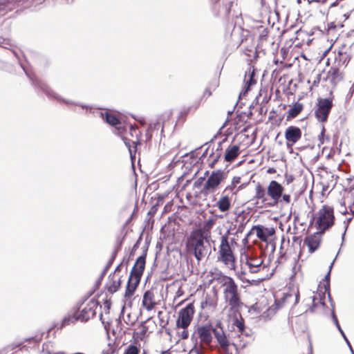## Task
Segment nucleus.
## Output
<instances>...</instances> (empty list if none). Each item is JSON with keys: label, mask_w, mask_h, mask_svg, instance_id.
<instances>
[{"label": "nucleus", "mask_w": 354, "mask_h": 354, "mask_svg": "<svg viewBox=\"0 0 354 354\" xmlns=\"http://www.w3.org/2000/svg\"><path fill=\"white\" fill-rule=\"evenodd\" d=\"M209 238L204 236L200 230H193L185 242L187 252L193 255L198 263L210 254Z\"/></svg>", "instance_id": "nucleus-1"}, {"label": "nucleus", "mask_w": 354, "mask_h": 354, "mask_svg": "<svg viewBox=\"0 0 354 354\" xmlns=\"http://www.w3.org/2000/svg\"><path fill=\"white\" fill-rule=\"evenodd\" d=\"M147 252V248L145 249L142 254L136 259L131 269L124 294V297L127 299H130L133 295L135 290L140 283L145 268Z\"/></svg>", "instance_id": "nucleus-2"}, {"label": "nucleus", "mask_w": 354, "mask_h": 354, "mask_svg": "<svg viewBox=\"0 0 354 354\" xmlns=\"http://www.w3.org/2000/svg\"><path fill=\"white\" fill-rule=\"evenodd\" d=\"M15 54L17 57L21 68H23V70L25 71L26 74L28 75V77L30 78V81L32 82V85H34L36 88H39L41 91H43L46 95L47 97H48L49 98H54L57 101L62 102L65 103L66 104H73V105L80 106L82 109H88V106H86V104L78 103V102H76L74 101H71L68 100H65V99L62 98L60 95H59L57 93L54 92L41 80L30 76L28 73L27 71L26 70L25 66L23 64V63L21 62V60L19 57L18 55L16 53H15Z\"/></svg>", "instance_id": "nucleus-3"}, {"label": "nucleus", "mask_w": 354, "mask_h": 354, "mask_svg": "<svg viewBox=\"0 0 354 354\" xmlns=\"http://www.w3.org/2000/svg\"><path fill=\"white\" fill-rule=\"evenodd\" d=\"M230 230L221 237V244L218 247L217 261L223 263L230 269L235 268L236 258L229 243Z\"/></svg>", "instance_id": "nucleus-4"}, {"label": "nucleus", "mask_w": 354, "mask_h": 354, "mask_svg": "<svg viewBox=\"0 0 354 354\" xmlns=\"http://www.w3.org/2000/svg\"><path fill=\"white\" fill-rule=\"evenodd\" d=\"M333 263H334V261L330 263V265L329 266V270L324 277V282L323 284V288L324 290V292H322V287L321 286V285H319V286H318V290L320 292L319 293V301H316L317 300V298L316 296L314 295V296L310 297L309 298V300L312 301V306L308 308V310H306V312L309 311L311 313H318L319 311V310H323L326 306L325 302H324L326 293L328 294L329 299H331L330 295V270L333 267Z\"/></svg>", "instance_id": "nucleus-5"}, {"label": "nucleus", "mask_w": 354, "mask_h": 354, "mask_svg": "<svg viewBox=\"0 0 354 354\" xmlns=\"http://www.w3.org/2000/svg\"><path fill=\"white\" fill-rule=\"evenodd\" d=\"M335 221L333 207L328 205H323L318 212L316 221L317 229L320 234H324L326 230L331 227Z\"/></svg>", "instance_id": "nucleus-6"}, {"label": "nucleus", "mask_w": 354, "mask_h": 354, "mask_svg": "<svg viewBox=\"0 0 354 354\" xmlns=\"http://www.w3.org/2000/svg\"><path fill=\"white\" fill-rule=\"evenodd\" d=\"M227 176V172L222 169L213 171L205 181L201 189V193L204 195H207L209 193L214 192Z\"/></svg>", "instance_id": "nucleus-7"}, {"label": "nucleus", "mask_w": 354, "mask_h": 354, "mask_svg": "<svg viewBox=\"0 0 354 354\" xmlns=\"http://www.w3.org/2000/svg\"><path fill=\"white\" fill-rule=\"evenodd\" d=\"M232 326L234 330L236 328V333L238 336L237 341L232 343L233 346L236 351L239 348H245L248 345V342L243 339V336L247 337H250L251 330L250 329L247 330L243 319H239L237 317L234 319Z\"/></svg>", "instance_id": "nucleus-8"}, {"label": "nucleus", "mask_w": 354, "mask_h": 354, "mask_svg": "<svg viewBox=\"0 0 354 354\" xmlns=\"http://www.w3.org/2000/svg\"><path fill=\"white\" fill-rule=\"evenodd\" d=\"M333 100L331 98H319L317 103V109L315 115L318 121L326 122L328 115L333 108Z\"/></svg>", "instance_id": "nucleus-9"}, {"label": "nucleus", "mask_w": 354, "mask_h": 354, "mask_svg": "<svg viewBox=\"0 0 354 354\" xmlns=\"http://www.w3.org/2000/svg\"><path fill=\"white\" fill-rule=\"evenodd\" d=\"M283 187L276 180H271L267 187V195L270 198L271 202L267 203L268 207H274L279 202L283 192Z\"/></svg>", "instance_id": "nucleus-10"}, {"label": "nucleus", "mask_w": 354, "mask_h": 354, "mask_svg": "<svg viewBox=\"0 0 354 354\" xmlns=\"http://www.w3.org/2000/svg\"><path fill=\"white\" fill-rule=\"evenodd\" d=\"M194 313L193 303H190L182 308L179 312L178 318L176 321L177 327L183 329L187 328L192 320Z\"/></svg>", "instance_id": "nucleus-11"}, {"label": "nucleus", "mask_w": 354, "mask_h": 354, "mask_svg": "<svg viewBox=\"0 0 354 354\" xmlns=\"http://www.w3.org/2000/svg\"><path fill=\"white\" fill-rule=\"evenodd\" d=\"M100 303L95 299H91L86 305L77 313V319L82 322H86L93 318L97 308H101Z\"/></svg>", "instance_id": "nucleus-12"}, {"label": "nucleus", "mask_w": 354, "mask_h": 354, "mask_svg": "<svg viewBox=\"0 0 354 354\" xmlns=\"http://www.w3.org/2000/svg\"><path fill=\"white\" fill-rule=\"evenodd\" d=\"M213 334L221 348L225 353H228L230 342L221 327V322L213 329Z\"/></svg>", "instance_id": "nucleus-13"}, {"label": "nucleus", "mask_w": 354, "mask_h": 354, "mask_svg": "<svg viewBox=\"0 0 354 354\" xmlns=\"http://www.w3.org/2000/svg\"><path fill=\"white\" fill-rule=\"evenodd\" d=\"M223 297L230 310L234 313L238 312L243 305L239 290L223 294Z\"/></svg>", "instance_id": "nucleus-14"}, {"label": "nucleus", "mask_w": 354, "mask_h": 354, "mask_svg": "<svg viewBox=\"0 0 354 354\" xmlns=\"http://www.w3.org/2000/svg\"><path fill=\"white\" fill-rule=\"evenodd\" d=\"M301 137V129L295 126L288 127L285 132V138L287 140V147H292Z\"/></svg>", "instance_id": "nucleus-15"}, {"label": "nucleus", "mask_w": 354, "mask_h": 354, "mask_svg": "<svg viewBox=\"0 0 354 354\" xmlns=\"http://www.w3.org/2000/svg\"><path fill=\"white\" fill-rule=\"evenodd\" d=\"M213 328L211 326H201L198 327L196 333L200 339L201 343L209 346L212 342Z\"/></svg>", "instance_id": "nucleus-16"}, {"label": "nucleus", "mask_w": 354, "mask_h": 354, "mask_svg": "<svg viewBox=\"0 0 354 354\" xmlns=\"http://www.w3.org/2000/svg\"><path fill=\"white\" fill-rule=\"evenodd\" d=\"M220 283L224 287L223 294L239 290L234 279L227 275H221L218 278Z\"/></svg>", "instance_id": "nucleus-17"}, {"label": "nucleus", "mask_w": 354, "mask_h": 354, "mask_svg": "<svg viewBox=\"0 0 354 354\" xmlns=\"http://www.w3.org/2000/svg\"><path fill=\"white\" fill-rule=\"evenodd\" d=\"M319 231L305 238L304 243L308 248L310 253L316 251L319 247L321 243V237Z\"/></svg>", "instance_id": "nucleus-18"}, {"label": "nucleus", "mask_w": 354, "mask_h": 354, "mask_svg": "<svg viewBox=\"0 0 354 354\" xmlns=\"http://www.w3.org/2000/svg\"><path fill=\"white\" fill-rule=\"evenodd\" d=\"M245 263L251 273H257L262 267L263 260L261 257L246 256Z\"/></svg>", "instance_id": "nucleus-19"}, {"label": "nucleus", "mask_w": 354, "mask_h": 354, "mask_svg": "<svg viewBox=\"0 0 354 354\" xmlns=\"http://www.w3.org/2000/svg\"><path fill=\"white\" fill-rule=\"evenodd\" d=\"M231 206V198L228 196L227 194H223V192L220 198L216 203V207H218L220 212H225L230 209Z\"/></svg>", "instance_id": "nucleus-20"}, {"label": "nucleus", "mask_w": 354, "mask_h": 354, "mask_svg": "<svg viewBox=\"0 0 354 354\" xmlns=\"http://www.w3.org/2000/svg\"><path fill=\"white\" fill-rule=\"evenodd\" d=\"M142 306L147 310H151L156 304L154 301V294L151 290H147L143 295Z\"/></svg>", "instance_id": "nucleus-21"}, {"label": "nucleus", "mask_w": 354, "mask_h": 354, "mask_svg": "<svg viewBox=\"0 0 354 354\" xmlns=\"http://www.w3.org/2000/svg\"><path fill=\"white\" fill-rule=\"evenodd\" d=\"M239 151L240 147L239 145H230L225 149V160L232 162L239 155Z\"/></svg>", "instance_id": "nucleus-22"}, {"label": "nucleus", "mask_w": 354, "mask_h": 354, "mask_svg": "<svg viewBox=\"0 0 354 354\" xmlns=\"http://www.w3.org/2000/svg\"><path fill=\"white\" fill-rule=\"evenodd\" d=\"M97 114L107 122L111 126H116L120 124V120L113 113L109 111H98Z\"/></svg>", "instance_id": "nucleus-23"}, {"label": "nucleus", "mask_w": 354, "mask_h": 354, "mask_svg": "<svg viewBox=\"0 0 354 354\" xmlns=\"http://www.w3.org/2000/svg\"><path fill=\"white\" fill-rule=\"evenodd\" d=\"M266 194L267 191H266L260 183H258L255 187V195L254 196L253 200H261L263 205H267L268 202H267L268 198H266Z\"/></svg>", "instance_id": "nucleus-24"}, {"label": "nucleus", "mask_w": 354, "mask_h": 354, "mask_svg": "<svg viewBox=\"0 0 354 354\" xmlns=\"http://www.w3.org/2000/svg\"><path fill=\"white\" fill-rule=\"evenodd\" d=\"M109 280L106 284V288L109 292L113 294L117 292L120 287L121 280L120 278L115 279L114 273L110 274Z\"/></svg>", "instance_id": "nucleus-25"}, {"label": "nucleus", "mask_w": 354, "mask_h": 354, "mask_svg": "<svg viewBox=\"0 0 354 354\" xmlns=\"http://www.w3.org/2000/svg\"><path fill=\"white\" fill-rule=\"evenodd\" d=\"M351 59V55L346 52L339 50L335 58V64L337 66H346Z\"/></svg>", "instance_id": "nucleus-26"}, {"label": "nucleus", "mask_w": 354, "mask_h": 354, "mask_svg": "<svg viewBox=\"0 0 354 354\" xmlns=\"http://www.w3.org/2000/svg\"><path fill=\"white\" fill-rule=\"evenodd\" d=\"M80 309V307H77L76 309L74 310V312L71 315H68L63 318L60 328H62L65 327L66 326H68L71 324H73L77 321H80L79 319H77V311Z\"/></svg>", "instance_id": "nucleus-27"}, {"label": "nucleus", "mask_w": 354, "mask_h": 354, "mask_svg": "<svg viewBox=\"0 0 354 354\" xmlns=\"http://www.w3.org/2000/svg\"><path fill=\"white\" fill-rule=\"evenodd\" d=\"M215 220L214 218H209L203 224L202 227L196 229V230H200L202 234L207 238H210V230L212 228Z\"/></svg>", "instance_id": "nucleus-28"}, {"label": "nucleus", "mask_w": 354, "mask_h": 354, "mask_svg": "<svg viewBox=\"0 0 354 354\" xmlns=\"http://www.w3.org/2000/svg\"><path fill=\"white\" fill-rule=\"evenodd\" d=\"M253 229L256 230L257 236L262 241H267L269 236H272V233H266V228L262 225H255Z\"/></svg>", "instance_id": "nucleus-29"}, {"label": "nucleus", "mask_w": 354, "mask_h": 354, "mask_svg": "<svg viewBox=\"0 0 354 354\" xmlns=\"http://www.w3.org/2000/svg\"><path fill=\"white\" fill-rule=\"evenodd\" d=\"M332 315V319L333 321V323L335 324L337 328L338 329V330L341 333L342 336L343 337L344 339L346 342V344L348 346V347H349V348H350V350L351 351V353H352L353 352H354L353 350V348H352V346H351V345L348 338L346 337L344 332L343 331V330L342 329V328H341V326H340V325L339 324V322H338L337 317V316H336V315L335 313L334 309L332 311V315Z\"/></svg>", "instance_id": "nucleus-30"}, {"label": "nucleus", "mask_w": 354, "mask_h": 354, "mask_svg": "<svg viewBox=\"0 0 354 354\" xmlns=\"http://www.w3.org/2000/svg\"><path fill=\"white\" fill-rule=\"evenodd\" d=\"M303 109V105L301 103L296 102L290 108L288 112V118H294L297 117Z\"/></svg>", "instance_id": "nucleus-31"}, {"label": "nucleus", "mask_w": 354, "mask_h": 354, "mask_svg": "<svg viewBox=\"0 0 354 354\" xmlns=\"http://www.w3.org/2000/svg\"><path fill=\"white\" fill-rule=\"evenodd\" d=\"M254 70H252V72L250 71H249V79L248 80H246V88L243 91L240 93L239 98L241 97V95H244L248 93V91L250 90V87L252 85L256 84V80L254 78Z\"/></svg>", "instance_id": "nucleus-32"}, {"label": "nucleus", "mask_w": 354, "mask_h": 354, "mask_svg": "<svg viewBox=\"0 0 354 354\" xmlns=\"http://www.w3.org/2000/svg\"><path fill=\"white\" fill-rule=\"evenodd\" d=\"M240 182H241V177L234 176L232 180L231 184L227 185L225 187V188L223 189V194L230 192H232L233 194H235L236 192H234V189L236 187V185L237 184H239Z\"/></svg>", "instance_id": "nucleus-33"}, {"label": "nucleus", "mask_w": 354, "mask_h": 354, "mask_svg": "<svg viewBox=\"0 0 354 354\" xmlns=\"http://www.w3.org/2000/svg\"><path fill=\"white\" fill-rule=\"evenodd\" d=\"M338 67L339 66H337V65L335 66H333L328 71V75L333 81H339L342 79L341 73Z\"/></svg>", "instance_id": "nucleus-34"}, {"label": "nucleus", "mask_w": 354, "mask_h": 354, "mask_svg": "<svg viewBox=\"0 0 354 354\" xmlns=\"http://www.w3.org/2000/svg\"><path fill=\"white\" fill-rule=\"evenodd\" d=\"M160 123L159 122H157L156 123H153V124H151L149 127V129L147 130V132L146 133V136H147V139L148 140H150L152 137V135L151 133H149V131L152 129H158L159 127H160Z\"/></svg>", "instance_id": "nucleus-35"}, {"label": "nucleus", "mask_w": 354, "mask_h": 354, "mask_svg": "<svg viewBox=\"0 0 354 354\" xmlns=\"http://www.w3.org/2000/svg\"><path fill=\"white\" fill-rule=\"evenodd\" d=\"M139 353V350L138 348H137L136 346H134V345H130L127 349L126 350V351L124 352V354H138Z\"/></svg>", "instance_id": "nucleus-36"}, {"label": "nucleus", "mask_w": 354, "mask_h": 354, "mask_svg": "<svg viewBox=\"0 0 354 354\" xmlns=\"http://www.w3.org/2000/svg\"><path fill=\"white\" fill-rule=\"evenodd\" d=\"M111 266V265H109V262H107L105 268H104L100 277H99V279H97V286L100 285L101 283V281L104 276V274H106V272H107V270L109 269V268Z\"/></svg>", "instance_id": "nucleus-37"}, {"label": "nucleus", "mask_w": 354, "mask_h": 354, "mask_svg": "<svg viewBox=\"0 0 354 354\" xmlns=\"http://www.w3.org/2000/svg\"><path fill=\"white\" fill-rule=\"evenodd\" d=\"M205 176H203V177H200V178H198V179H197V180L194 183V185H193L194 187V188H198V187H200L203 185V182L205 181Z\"/></svg>", "instance_id": "nucleus-38"}, {"label": "nucleus", "mask_w": 354, "mask_h": 354, "mask_svg": "<svg viewBox=\"0 0 354 354\" xmlns=\"http://www.w3.org/2000/svg\"><path fill=\"white\" fill-rule=\"evenodd\" d=\"M339 211L342 214H346L348 212L345 201H342L340 203V207L339 209Z\"/></svg>", "instance_id": "nucleus-39"}, {"label": "nucleus", "mask_w": 354, "mask_h": 354, "mask_svg": "<svg viewBox=\"0 0 354 354\" xmlns=\"http://www.w3.org/2000/svg\"><path fill=\"white\" fill-rule=\"evenodd\" d=\"M118 248H115L114 250V251L113 252V254H112V256L110 258V259L108 261L109 262V265H112L115 257H116V255L118 254Z\"/></svg>", "instance_id": "nucleus-40"}, {"label": "nucleus", "mask_w": 354, "mask_h": 354, "mask_svg": "<svg viewBox=\"0 0 354 354\" xmlns=\"http://www.w3.org/2000/svg\"><path fill=\"white\" fill-rule=\"evenodd\" d=\"M118 248H115L114 250V251L113 252V254H112V256L110 258V259L108 261L109 262V265H112L115 257H116V255L118 254Z\"/></svg>", "instance_id": "nucleus-41"}, {"label": "nucleus", "mask_w": 354, "mask_h": 354, "mask_svg": "<svg viewBox=\"0 0 354 354\" xmlns=\"http://www.w3.org/2000/svg\"><path fill=\"white\" fill-rule=\"evenodd\" d=\"M282 201H284L286 203L288 204L290 203V196L287 194H283L282 193Z\"/></svg>", "instance_id": "nucleus-42"}, {"label": "nucleus", "mask_w": 354, "mask_h": 354, "mask_svg": "<svg viewBox=\"0 0 354 354\" xmlns=\"http://www.w3.org/2000/svg\"><path fill=\"white\" fill-rule=\"evenodd\" d=\"M221 153H216L215 158L212 160L211 163H209V167H213L214 165L216 164V162L218 161L219 158L221 157Z\"/></svg>", "instance_id": "nucleus-43"}, {"label": "nucleus", "mask_w": 354, "mask_h": 354, "mask_svg": "<svg viewBox=\"0 0 354 354\" xmlns=\"http://www.w3.org/2000/svg\"><path fill=\"white\" fill-rule=\"evenodd\" d=\"M180 337L183 339H186L188 338L189 337V333L188 331L185 329H183V330L180 333Z\"/></svg>", "instance_id": "nucleus-44"}, {"label": "nucleus", "mask_w": 354, "mask_h": 354, "mask_svg": "<svg viewBox=\"0 0 354 354\" xmlns=\"http://www.w3.org/2000/svg\"><path fill=\"white\" fill-rule=\"evenodd\" d=\"M225 140H223V141L221 142H219L218 144V147H217V149H216V153H221V150H222V144L223 142H225Z\"/></svg>", "instance_id": "nucleus-45"}, {"label": "nucleus", "mask_w": 354, "mask_h": 354, "mask_svg": "<svg viewBox=\"0 0 354 354\" xmlns=\"http://www.w3.org/2000/svg\"><path fill=\"white\" fill-rule=\"evenodd\" d=\"M210 95H212V92L209 90V88H205V90L203 93V97L210 96Z\"/></svg>", "instance_id": "nucleus-46"}, {"label": "nucleus", "mask_w": 354, "mask_h": 354, "mask_svg": "<svg viewBox=\"0 0 354 354\" xmlns=\"http://www.w3.org/2000/svg\"><path fill=\"white\" fill-rule=\"evenodd\" d=\"M348 209L353 216H354V201L351 205H349Z\"/></svg>", "instance_id": "nucleus-47"}, {"label": "nucleus", "mask_w": 354, "mask_h": 354, "mask_svg": "<svg viewBox=\"0 0 354 354\" xmlns=\"http://www.w3.org/2000/svg\"><path fill=\"white\" fill-rule=\"evenodd\" d=\"M245 274V272L244 271H241V272H238L237 273V276L238 277L243 281H244V279L243 278V276Z\"/></svg>", "instance_id": "nucleus-48"}, {"label": "nucleus", "mask_w": 354, "mask_h": 354, "mask_svg": "<svg viewBox=\"0 0 354 354\" xmlns=\"http://www.w3.org/2000/svg\"><path fill=\"white\" fill-rule=\"evenodd\" d=\"M324 132H325V128H324V127L322 125V131H321L320 135L319 136V139L320 140L324 138Z\"/></svg>", "instance_id": "nucleus-49"}, {"label": "nucleus", "mask_w": 354, "mask_h": 354, "mask_svg": "<svg viewBox=\"0 0 354 354\" xmlns=\"http://www.w3.org/2000/svg\"><path fill=\"white\" fill-rule=\"evenodd\" d=\"M138 243L137 242L132 248L131 252L130 253V255H133V252L138 248Z\"/></svg>", "instance_id": "nucleus-50"}, {"label": "nucleus", "mask_w": 354, "mask_h": 354, "mask_svg": "<svg viewBox=\"0 0 354 354\" xmlns=\"http://www.w3.org/2000/svg\"><path fill=\"white\" fill-rule=\"evenodd\" d=\"M266 233H272V235L274 233V230L272 228H271V229L266 228Z\"/></svg>", "instance_id": "nucleus-51"}, {"label": "nucleus", "mask_w": 354, "mask_h": 354, "mask_svg": "<svg viewBox=\"0 0 354 354\" xmlns=\"http://www.w3.org/2000/svg\"><path fill=\"white\" fill-rule=\"evenodd\" d=\"M121 266H122V263L115 268V269L114 270V273L116 272L120 271Z\"/></svg>", "instance_id": "nucleus-52"}, {"label": "nucleus", "mask_w": 354, "mask_h": 354, "mask_svg": "<svg viewBox=\"0 0 354 354\" xmlns=\"http://www.w3.org/2000/svg\"><path fill=\"white\" fill-rule=\"evenodd\" d=\"M207 304V299H206L205 301L201 302V308H204L205 306H206Z\"/></svg>", "instance_id": "nucleus-53"}, {"label": "nucleus", "mask_w": 354, "mask_h": 354, "mask_svg": "<svg viewBox=\"0 0 354 354\" xmlns=\"http://www.w3.org/2000/svg\"><path fill=\"white\" fill-rule=\"evenodd\" d=\"M299 292L297 294H296L295 295V304H297L298 301H299Z\"/></svg>", "instance_id": "nucleus-54"}, {"label": "nucleus", "mask_w": 354, "mask_h": 354, "mask_svg": "<svg viewBox=\"0 0 354 354\" xmlns=\"http://www.w3.org/2000/svg\"><path fill=\"white\" fill-rule=\"evenodd\" d=\"M125 144H126L127 146H128L131 157L132 158V151H131V149L130 148V146L128 145L127 142H125Z\"/></svg>", "instance_id": "nucleus-55"}, {"label": "nucleus", "mask_w": 354, "mask_h": 354, "mask_svg": "<svg viewBox=\"0 0 354 354\" xmlns=\"http://www.w3.org/2000/svg\"><path fill=\"white\" fill-rule=\"evenodd\" d=\"M308 354H313V347H312L311 344H310V352Z\"/></svg>", "instance_id": "nucleus-56"}, {"label": "nucleus", "mask_w": 354, "mask_h": 354, "mask_svg": "<svg viewBox=\"0 0 354 354\" xmlns=\"http://www.w3.org/2000/svg\"><path fill=\"white\" fill-rule=\"evenodd\" d=\"M347 227H347V226H346V227H345V230H346ZM345 234H346V231H344V232L343 233V235H342V240H343V241L344 240V236H345Z\"/></svg>", "instance_id": "nucleus-57"}, {"label": "nucleus", "mask_w": 354, "mask_h": 354, "mask_svg": "<svg viewBox=\"0 0 354 354\" xmlns=\"http://www.w3.org/2000/svg\"><path fill=\"white\" fill-rule=\"evenodd\" d=\"M207 149L202 154L201 157L203 158L207 155Z\"/></svg>", "instance_id": "nucleus-58"}, {"label": "nucleus", "mask_w": 354, "mask_h": 354, "mask_svg": "<svg viewBox=\"0 0 354 354\" xmlns=\"http://www.w3.org/2000/svg\"><path fill=\"white\" fill-rule=\"evenodd\" d=\"M161 354H171L169 351H162Z\"/></svg>", "instance_id": "nucleus-59"}, {"label": "nucleus", "mask_w": 354, "mask_h": 354, "mask_svg": "<svg viewBox=\"0 0 354 354\" xmlns=\"http://www.w3.org/2000/svg\"><path fill=\"white\" fill-rule=\"evenodd\" d=\"M195 353L196 354H202L200 351H198V350H196L195 351Z\"/></svg>", "instance_id": "nucleus-60"}, {"label": "nucleus", "mask_w": 354, "mask_h": 354, "mask_svg": "<svg viewBox=\"0 0 354 354\" xmlns=\"http://www.w3.org/2000/svg\"><path fill=\"white\" fill-rule=\"evenodd\" d=\"M209 174V171H206L205 173V177Z\"/></svg>", "instance_id": "nucleus-61"}, {"label": "nucleus", "mask_w": 354, "mask_h": 354, "mask_svg": "<svg viewBox=\"0 0 354 354\" xmlns=\"http://www.w3.org/2000/svg\"><path fill=\"white\" fill-rule=\"evenodd\" d=\"M131 129V131H136V129H135V128H133V127H131V129Z\"/></svg>", "instance_id": "nucleus-62"}, {"label": "nucleus", "mask_w": 354, "mask_h": 354, "mask_svg": "<svg viewBox=\"0 0 354 354\" xmlns=\"http://www.w3.org/2000/svg\"><path fill=\"white\" fill-rule=\"evenodd\" d=\"M100 319H102V313H100Z\"/></svg>", "instance_id": "nucleus-63"}, {"label": "nucleus", "mask_w": 354, "mask_h": 354, "mask_svg": "<svg viewBox=\"0 0 354 354\" xmlns=\"http://www.w3.org/2000/svg\"><path fill=\"white\" fill-rule=\"evenodd\" d=\"M352 218H353L352 217H351V218H348V222H349V221H351L352 220Z\"/></svg>", "instance_id": "nucleus-64"}]
</instances>
